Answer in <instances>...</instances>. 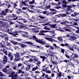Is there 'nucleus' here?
<instances>
[{
    "label": "nucleus",
    "mask_w": 79,
    "mask_h": 79,
    "mask_svg": "<svg viewBox=\"0 0 79 79\" xmlns=\"http://www.w3.org/2000/svg\"><path fill=\"white\" fill-rule=\"evenodd\" d=\"M50 5H52V6H55L56 5V4L54 2H52L50 3Z\"/></svg>",
    "instance_id": "45"
},
{
    "label": "nucleus",
    "mask_w": 79,
    "mask_h": 79,
    "mask_svg": "<svg viewBox=\"0 0 79 79\" xmlns=\"http://www.w3.org/2000/svg\"><path fill=\"white\" fill-rule=\"evenodd\" d=\"M45 72L47 73H48V74L50 73H51V71H49V70H48L47 71H45Z\"/></svg>",
    "instance_id": "53"
},
{
    "label": "nucleus",
    "mask_w": 79,
    "mask_h": 79,
    "mask_svg": "<svg viewBox=\"0 0 79 79\" xmlns=\"http://www.w3.org/2000/svg\"><path fill=\"white\" fill-rule=\"evenodd\" d=\"M38 68L39 67H38L37 66H36L35 67H34L33 68V69H32V71H35V70H36V69H38Z\"/></svg>",
    "instance_id": "25"
},
{
    "label": "nucleus",
    "mask_w": 79,
    "mask_h": 79,
    "mask_svg": "<svg viewBox=\"0 0 79 79\" xmlns=\"http://www.w3.org/2000/svg\"><path fill=\"white\" fill-rule=\"evenodd\" d=\"M8 34H10V35H13V36H14V35H15V34L13 33H11V32H9Z\"/></svg>",
    "instance_id": "52"
},
{
    "label": "nucleus",
    "mask_w": 79,
    "mask_h": 79,
    "mask_svg": "<svg viewBox=\"0 0 79 79\" xmlns=\"http://www.w3.org/2000/svg\"><path fill=\"white\" fill-rule=\"evenodd\" d=\"M16 17H13L12 18V19L13 20H17V19H18V18L16 17Z\"/></svg>",
    "instance_id": "46"
},
{
    "label": "nucleus",
    "mask_w": 79,
    "mask_h": 79,
    "mask_svg": "<svg viewBox=\"0 0 79 79\" xmlns=\"http://www.w3.org/2000/svg\"><path fill=\"white\" fill-rule=\"evenodd\" d=\"M2 71L4 73L7 72V69L6 68H3L2 69Z\"/></svg>",
    "instance_id": "31"
},
{
    "label": "nucleus",
    "mask_w": 79,
    "mask_h": 79,
    "mask_svg": "<svg viewBox=\"0 0 79 79\" xmlns=\"http://www.w3.org/2000/svg\"><path fill=\"white\" fill-rule=\"evenodd\" d=\"M45 39H46V40H49V41L51 42H57V41L54 39H52V38H50L45 37ZM53 40L54 41H53Z\"/></svg>",
    "instance_id": "9"
},
{
    "label": "nucleus",
    "mask_w": 79,
    "mask_h": 79,
    "mask_svg": "<svg viewBox=\"0 0 79 79\" xmlns=\"http://www.w3.org/2000/svg\"><path fill=\"white\" fill-rule=\"evenodd\" d=\"M7 46H9V47H10V46H11V44L9 42H7Z\"/></svg>",
    "instance_id": "51"
},
{
    "label": "nucleus",
    "mask_w": 79,
    "mask_h": 79,
    "mask_svg": "<svg viewBox=\"0 0 79 79\" xmlns=\"http://www.w3.org/2000/svg\"><path fill=\"white\" fill-rule=\"evenodd\" d=\"M49 31H48L47 30L44 31V30H42L41 31L40 33H39V35H45V34L44 33H45V32H49Z\"/></svg>",
    "instance_id": "4"
},
{
    "label": "nucleus",
    "mask_w": 79,
    "mask_h": 79,
    "mask_svg": "<svg viewBox=\"0 0 79 79\" xmlns=\"http://www.w3.org/2000/svg\"><path fill=\"white\" fill-rule=\"evenodd\" d=\"M67 77L69 79H71V78H72V77H71L70 76H68Z\"/></svg>",
    "instance_id": "61"
},
{
    "label": "nucleus",
    "mask_w": 79,
    "mask_h": 79,
    "mask_svg": "<svg viewBox=\"0 0 79 79\" xmlns=\"http://www.w3.org/2000/svg\"><path fill=\"white\" fill-rule=\"evenodd\" d=\"M45 0H44V2H40V5H42L41 7H42V6H44V5H45V4H44V3H45Z\"/></svg>",
    "instance_id": "32"
},
{
    "label": "nucleus",
    "mask_w": 79,
    "mask_h": 79,
    "mask_svg": "<svg viewBox=\"0 0 79 79\" xmlns=\"http://www.w3.org/2000/svg\"><path fill=\"white\" fill-rule=\"evenodd\" d=\"M51 7V6H50V4H49V6H45L44 7H42V9H44V10H47V9L50 8Z\"/></svg>",
    "instance_id": "13"
},
{
    "label": "nucleus",
    "mask_w": 79,
    "mask_h": 79,
    "mask_svg": "<svg viewBox=\"0 0 79 79\" xmlns=\"http://www.w3.org/2000/svg\"><path fill=\"white\" fill-rule=\"evenodd\" d=\"M72 17H76L77 18H79V13H77V12H75L73 14H72L71 15Z\"/></svg>",
    "instance_id": "5"
},
{
    "label": "nucleus",
    "mask_w": 79,
    "mask_h": 79,
    "mask_svg": "<svg viewBox=\"0 0 79 79\" xmlns=\"http://www.w3.org/2000/svg\"><path fill=\"white\" fill-rule=\"evenodd\" d=\"M24 27H25V26L24 25H20L19 26V28L20 29H23V28H24Z\"/></svg>",
    "instance_id": "23"
},
{
    "label": "nucleus",
    "mask_w": 79,
    "mask_h": 79,
    "mask_svg": "<svg viewBox=\"0 0 79 79\" xmlns=\"http://www.w3.org/2000/svg\"><path fill=\"white\" fill-rule=\"evenodd\" d=\"M65 56L66 58H70V57H69V56H68L67 54H65Z\"/></svg>",
    "instance_id": "49"
},
{
    "label": "nucleus",
    "mask_w": 79,
    "mask_h": 79,
    "mask_svg": "<svg viewBox=\"0 0 79 79\" xmlns=\"http://www.w3.org/2000/svg\"><path fill=\"white\" fill-rule=\"evenodd\" d=\"M21 48H23L25 47H27V46L25 44H21Z\"/></svg>",
    "instance_id": "18"
},
{
    "label": "nucleus",
    "mask_w": 79,
    "mask_h": 79,
    "mask_svg": "<svg viewBox=\"0 0 79 79\" xmlns=\"http://www.w3.org/2000/svg\"><path fill=\"white\" fill-rule=\"evenodd\" d=\"M33 32H34L35 33H37L38 32H39V30L33 31Z\"/></svg>",
    "instance_id": "56"
},
{
    "label": "nucleus",
    "mask_w": 79,
    "mask_h": 79,
    "mask_svg": "<svg viewBox=\"0 0 79 79\" xmlns=\"http://www.w3.org/2000/svg\"><path fill=\"white\" fill-rule=\"evenodd\" d=\"M3 53H5V55H7V51H5V50L4 48H3Z\"/></svg>",
    "instance_id": "36"
},
{
    "label": "nucleus",
    "mask_w": 79,
    "mask_h": 79,
    "mask_svg": "<svg viewBox=\"0 0 79 79\" xmlns=\"http://www.w3.org/2000/svg\"><path fill=\"white\" fill-rule=\"evenodd\" d=\"M16 15L13 14L12 13V15H10V17L11 19H12L13 18H14V17H16Z\"/></svg>",
    "instance_id": "14"
},
{
    "label": "nucleus",
    "mask_w": 79,
    "mask_h": 79,
    "mask_svg": "<svg viewBox=\"0 0 79 79\" xmlns=\"http://www.w3.org/2000/svg\"><path fill=\"white\" fill-rule=\"evenodd\" d=\"M39 18H40L42 19H45L46 18V17L43 16V15L42 16L41 15H40V16H38Z\"/></svg>",
    "instance_id": "24"
},
{
    "label": "nucleus",
    "mask_w": 79,
    "mask_h": 79,
    "mask_svg": "<svg viewBox=\"0 0 79 79\" xmlns=\"http://www.w3.org/2000/svg\"><path fill=\"white\" fill-rule=\"evenodd\" d=\"M8 10H9V9L8 8H6L4 10V11H5V13H6V15L7 13H8Z\"/></svg>",
    "instance_id": "35"
},
{
    "label": "nucleus",
    "mask_w": 79,
    "mask_h": 79,
    "mask_svg": "<svg viewBox=\"0 0 79 79\" xmlns=\"http://www.w3.org/2000/svg\"><path fill=\"white\" fill-rule=\"evenodd\" d=\"M23 5H24V6H27V4H26L24 2L22 1V3H20V6H23Z\"/></svg>",
    "instance_id": "15"
},
{
    "label": "nucleus",
    "mask_w": 79,
    "mask_h": 79,
    "mask_svg": "<svg viewBox=\"0 0 79 79\" xmlns=\"http://www.w3.org/2000/svg\"><path fill=\"white\" fill-rule=\"evenodd\" d=\"M67 15L66 14H60L58 15V18H60V16L61 17H65Z\"/></svg>",
    "instance_id": "12"
},
{
    "label": "nucleus",
    "mask_w": 79,
    "mask_h": 79,
    "mask_svg": "<svg viewBox=\"0 0 79 79\" xmlns=\"http://www.w3.org/2000/svg\"><path fill=\"white\" fill-rule=\"evenodd\" d=\"M48 44L46 45L45 46V47H46V48H49V47H50V45H49L48 44Z\"/></svg>",
    "instance_id": "54"
},
{
    "label": "nucleus",
    "mask_w": 79,
    "mask_h": 79,
    "mask_svg": "<svg viewBox=\"0 0 79 79\" xmlns=\"http://www.w3.org/2000/svg\"><path fill=\"white\" fill-rule=\"evenodd\" d=\"M11 43H12V44H14V45H18V44L19 45H20L21 44V43H19L16 42V41H14V40H12L11 41Z\"/></svg>",
    "instance_id": "10"
},
{
    "label": "nucleus",
    "mask_w": 79,
    "mask_h": 79,
    "mask_svg": "<svg viewBox=\"0 0 79 79\" xmlns=\"http://www.w3.org/2000/svg\"><path fill=\"white\" fill-rule=\"evenodd\" d=\"M62 8H66V7H67V5L66 4H63L62 5Z\"/></svg>",
    "instance_id": "43"
},
{
    "label": "nucleus",
    "mask_w": 79,
    "mask_h": 79,
    "mask_svg": "<svg viewBox=\"0 0 79 79\" xmlns=\"http://www.w3.org/2000/svg\"><path fill=\"white\" fill-rule=\"evenodd\" d=\"M14 55H15V57H16L15 59V61H20V57H19V52H17L16 53V54H14Z\"/></svg>",
    "instance_id": "2"
},
{
    "label": "nucleus",
    "mask_w": 79,
    "mask_h": 79,
    "mask_svg": "<svg viewBox=\"0 0 79 79\" xmlns=\"http://www.w3.org/2000/svg\"><path fill=\"white\" fill-rule=\"evenodd\" d=\"M13 59V55H11L10 57V61H12Z\"/></svg>",
    "instance_id": "39"
},
{
    "label": "nucleus",
    "mask_w": 79,
    "mask_h": 79,
    "mask_svg": "<svg viewBox=\"0 0 79 79\" xmlns=\"http://www.w3.org/2000/svg\"><path fill=\"white\" fill-rule=\"evenodd\" d=\"M14 33L15 35H14L15 37H16V35H19L18 34V32H14Z\"/></svg>",
    "instance_id": "44"
},
{
    "label": "nucleus",
    "mask_w": 79,
    "mask_h": 79,
    "mask_svg": "<svg viewBox=\"0 0 79 79\" xmlns=\"http://www.w3.org/2000/svg\"><path fill=\"white\" fill-rule=\"evenodd\" d=\"M60 49H61V51H60L61 53H62L63 54H64V52L65 51V50H64V49H62L61 48H60L58 50H60Z\"/></svg>",
    "instance_id": "30"
},
{
    "label": "nucleus",
    "mask_w": 79,
    "mask_h": 79,
    "mask_svg": "<svg viewBox=\"0 0 79 79\" xmlns=\"http://www.w3.org/2000/svg\"><path fill=\"white\" fill-rule=\"evenodd\" d=\"M75 12H75L74 10H71V12H70V13H73V14H74V13H75Z\"/></svg>",
    "instance_id": "55"
},
{
    "label": "nucleus",
    "mask_w": 79,
    "mask_h": 79,
    "mask_svg": "<svg viewBox=\"0 0 79 79\" xmlns=\"http://www.w3.org/2000/svg\"><path fill=\"white\" fill-rule=\"evenodd\" d=\"M62 29H65V30L66 31H67V32H71V30L69 29H68V28H62Z\"/></svg>",
    "instance_id": "26"
},
{
    "label": "nucleus",
    "mask_w": 79,
    "mask_h": 79,
    "mask_svg": "<svg viewBox=\"0 0 79 79\" xmlns=\"http://www.w3.org/2000/svg\"><path fill=\"white\" fill-rule=\"evenodd\" d=\"M63 22L60 23V24H62V25H65V26H67V24L68 23H69V22H68L66 20H62Z\"/></svg>",
    "instance_id": "7"
},
{
    "label": "nucleus",
    "mask_w": 79,
    "mask_h": 79,
    "mask_svg": "<svg viewBox=\"0 0 79 79\" xmlns=\"http://www.w3.org/2000/svg\"><path fill=\"white\" fill-rule=\"evenodd\" d=\"M23 43L24 44H29V46H30V45H33V43L30 41H27L26 42H24Z\"/></svg>",
    "instance_id": "17"
},
{
    "label": "nucleus",
    "mask_w": 79,
    "mask_h": 79,
    "mask_svg": "<svg viewBox=\"0 0 79 79\" xmlns=\"http://www.w3.org/2000/svg\"><path fill=\"white\" fill-rule=\"evenodd\" d=\"M32 38L33 40H35V41L37 42V43H39V44H42V45H44L45 44V41H43L42 40H39L38 39V38H37L35 36L33 35L32 36Z\"/></svg>",
    "instance_id": "1"
},
{
    "label": "nucleus",
    "mask_w": 79,
    "mask_h": 79,
    "mask_svg": "<svg viewBox=\"0 0 79 79\" xmlns=\"http://www.w3.org/2000/svg\"><path fill=\"white\" fill-rule=\"evenodd\" d=\"M0 76H1V77L3 76V74L0 71Z\"/></svg>",
    "instance_id": "62"
},
{
    "label": "nucleus",
    "mask_w": 79,
    "mask_h": 79,
    "mask_svg": "<svg viewBox=\"0 0 79 79\" xmlns=\"http://www.w3.org/2000/svg\"><path fill=\"white\" fill-rule=\"evenodd\" d=\"M6 5L9 8H10L11 7V4H6Z\"/></svg>",
    "instance_id": "37"
},
{
    "label": "nucleus",
    "mask_w": 79,
    "mask_h": 79,
    "mask_svg": "<svg viewBox=\"0 0 79 79\" xmlns=\"http://www.w3.org/2000/svg\"><path fill=\"white\" fill-rule=\"evenodd\" d=\"M22 10H26L27 9V7H23L22 8Z\"/></svg>",
    "instance_id": "64"
},
{
    "label": "nucleus",
    "mask_w": 79,
    "mask_h": 79,
    "mask_svg": "<svg viewBox=\"0 0 79 79\" xmlns=\"http://www.w3.org/2000/svg\"><path fill=\"white\" fill-rule=\"evenodd\" d=\"M35 2V0H33L32 1L29 2V4H33V3H34Z\"/></svg>",
    "instance_id": "38"
},
{
    "label": "nucleus",
    "mask_w": 79,
    "mask_h": 79,
    "mask_svg": "<svg viewBox=\"0 0 79 79\" xmlns=\"http://www.w3.org/2000/svg\"><path fill=\"white\" fill-rule=\"evenodd\" d=\"M57 39L59 41V42H63V39L62 37H57Z\"/></svg>",
    "instance_id": "27"
},
{
    "label": "nucleus",
    "mask_w": 79,
    "mask_h": 79,
    "mask_svg": "<svg viewBox=\"0 0 79 79\" xmlns=\"http://www.w3.org/2000/svg\"><path fill=\"white\" fill-rule=\"evenodd\" d=\"M16 22L17 23H18V24H21L22 25H23V23H22V22H20L19 21L17 20Z\"/></svg>",
    "instance_id": "40"
},
{
    "label": "nucleus",
    "mask_w": 79,
    "mask_h": 79,
    "mask_svg": "<svg viewBox=\"0 0 79 79\" xmlns=\"http://www.w3.org/2000/svg\"><path fill=\"white\" fill-rule=\"evenodd\" d=\"M69 65L70 66H73V67H74V64L72 63L71 62L69 63Z\"/></svg>",
    "instance_id": "41"
},
{
    "label": "nucleus",
    "mask_w": 79,
    "mask_h": 79,
    "mask_svg": "<svg viewBox=\"0 0 79 79\" xmlns=\"http://www.w3.org/2000/svg\"><path fill=\"white\" fill-rule=\"evenodd\" d=\"M29 61H30V62H33V63H35V61L34 60H33V58H30V59L29 60Z\"/></svg>",
    "instance_id": "34"
},
{
    "label": "nucleus",
    "mask_w": 79,
    "mask_h": 79,
    "mask_svg": "<svg viewBox=\"0 0 79 79\" xmlns=\"http://www.w3.org/2000/svg\"><path fill=\"white\" fill-rule=\"evenodd\" d=\"M56 9H57L58 10L60 9V8H61V6H58L56 8Z\"/></svg>",
    "instance_id": "59"
},
{
    "label": "nucleus",
    "mask_w": 79,
    "mask_h": 79,
    "mask_svg": "<svg viewBox=\"0 0 79 79\" xmlns=\"http://www.w3.org/2000/svg\"><path fill=\"white\" fill-rule=\"evenodd\" d=\"M21 68H20L21 70H22L23 69H24V66L23 64H22L21 65Z\"/></svg>",
    "instance_id": "42"
},
{
    "label": "nucleus",
    "mask_w": 79,
    "mask_h": 79,
    "mask_svg": "<svg viewBox=\"0 0 79 79\" xmlns=\"http://www.w3.org/2000/svg\"><path fill=\"white\" fill-rule=\"evenodd\" d=\"M4 40L5 41H8V37H5L4 39Z\"/></svg>",
    "instance_id": "50"
},
{
    "label": "nucleus",
    "mask_w": 79,
    "mask_h": 79,
    "mask_svg": "<svg viewBox=\"0 0 79 79\" xmlns=\"http://www.w3.org/2000/svg\"><path fill=\"white\" fill-rule=\"evenodd\" d=\"M51 27H53V28H55V26L54 25H51Z\"/></svg>",
    "instance_id": "63"
},
{
    "label": "nucleus",
    "mask_w": 79,
    "mask_h": 79,
    "mask_svg": "<svg viewBox=\"0 0 79 79\" xmlns=\"http://www.w3.org/2000/svg\"><path fill=\"white\" fill-rule=\"evenodd\" d=\"M1 15H4V16H5L6 14L5 13V11H3L2 10L1 11Z\"/></svg>",
    "instance_id": "22"
},
{
    "label": "nucleus",
    "mask_w": 79,
    "mask_h": 79,
    "mask_svg": "<svg viewBox=\"0 0 79 79\" xmlns=\"http://www.w3.org/2000/svg\"><path fill=\"white\" fill-rule=\"evenodd\" d=\"M40 58L43 59V61H44L45 60V59H47V57L44 56H40Z\"/></svg>",
    "instance_id": "20"
},
{
    "label": "nucleus",
    "mask_w": 79,
    "mask_h": 79,
    "mask_svg": "<svg viewBox=\"0 0 79 79\" xmlns=\"http://www.w3.org/2000/svg\"><path fill=\"white\" fill-rule=\"evenodd\" d=\"M0 46H1L2 48L5 47V42L3 40H2V42H0Z\"/></svg>",
    "instance_id": "11"
},
{
    "label": "nucleus",
    "mask_w": 79,
    "mask_h": 79,
    "mask_svg": "<svg viewBox=\"0 0 79 79\" xmlns=\"http://www.w3.org/2000/svg\"><path fill=\"white\" fill-rule=\"evenodd\" d=\"M18 73H19L22 74L20 75V77H22L23 76H24V74L25 72L24 71H23L22 70H21V69H19L18 70Z\"/></svg>",
    "instance_id": "6"
},
{
    "label": "nucleus",
    "mask_w": 79,
    "mask_h": 79,
    "mask_svg": "<svg viewBox=\"0 0 79 79\" xmlns=\"http://www.w3.org/2000/svg\"><path fill=\"white\" fill-rule=\"evenodd\" d=\"M50 10L52 11H55V12H56V10H55L54 9H50Z\"/></svg>",
    "instance_id": "48"
},
{
    "label": "nucleus",
    "mask_w": 79,
    "mask_h": 79,
    "mask_svg": "<svg viewBox=\"0 0 79 79\" xmlns=\"http://www.w3.org/2000/svg\"><path fill=\"white\" fill-rule=\"evenodd\" d=\"M15 73V72L13 71H12V70L10 71L9 73L11 74L12 76H14Z\"/></svg>",
    "instance_id": "28"
},
{
    "label": "nucleus",
    "mask_w": 79,
    "mask_h": 79,
    "mask_svg": "<svg viewBox=\"0 0 79 79\" xmlns=\"http://www.w3.org/2000/svg\"><path fill=\"white\" fill-rule=\"evenodd\" d=\"M17 13H18V14H19V13H21V10L20 9H18L17 8Z\"/></svg>",
    "instance_id": "29"
},
{
    "label": "nucleus",
    "mask_w": 79,
    "mask_h": 79,
    "mask_svg": "<svg viewBox=\"0 0 79 79\" xmlns=\"http://www.w3.org/2000/svg\"><path fill=\"white\" fill-rule=\"evenodd\" d=\"M7 57L5 55L2 60V63H3L4 64H6V63L7 62Z\"/></svg>",
    "instance_id": "8"
},
{
    "label": "nucleus",
    "mask_w": 79,
    "mask_h": 79,
    "mask_svg": "<svg viewBox=\"0 0 79 79\" xmlns=\"http://www.w3.org/2000/svg\"><path fill=\"white\" fill-rule=\"evenodd\" d=\"M53 35H52V36H51V38H53V37L55 36V35H56V34L54 33H53Z\"/></svg>",
    "instance_id": "57"
},
{
    "label": "nucleus",
    "mask_w": 79,
    "mask_h": 79,
    "mask_svg": "<svg viewBox=\"0 0 79 79\" xmlns=\"http://www.w3.org/2000/svg\"><path fill=\"white\" fill-rule=\"evenodd\" d=\"M58 76H57V77L56 78V79H57V78H58V77H61V76H64V74H63V75H61V72H60L59 73Z\"/></svg>",
    "instance_id": "19"
},
{
    "label": "nucleus",
    "mask_w": 79,
    "mask_h": 79,
    "mask_svg": "<svg viewBox=\"0 0 79 79\" xmlns=\"http://www.w3.org/2000/svg\"><path fill=\"white\" fill-rule=\"evenodd\" d=\"M55 76V74L54 73H53L51 74V77H53Z\"/></svg>",
    "instance_id": "58"
},
{
    "label": "nucleus",
    "mask_w": 79,
    "mask_h": 79,
    "mask_svg": "<svg viewBox=\"0 0 79 79\" xmlns=\"http://www.w3.org/2000/svg\"><path fill=\"white\" fill-rule=\"evenodd\" d=\"M53 46H54L55 48H54V47L53 46H52L50 45V49H51V50H54V49L55 48H57V50H59V49H60V47L59 46H58L56 45V44H53Z\"/></svg>",
    "instance_id": "3"
},
{
    "label": "nucleus",
    "mask_w": 79,
    "mask_h": 79,
    "mask_svg": "<svg viewBox=\"0 0 79 79\" xmlns=\"http://www.w3.org/2000/svg\"><path fill=\"white\" fill-rule=\"evenodd\" d=\"M67 8L66 9V10L67 11H69L70 10H71V6H69L67 7Z\"/></svg>",
    "instance_id": "21"
},
{
    "label": "nucleus",
    "mask_w": 79,
    "mask_h": 79,
    "mask_svg": "<svg viewBox=\"0 0 79 79\" xmlns=\"http://www.w3.org/2000/svg\"><path fill=\"white\" fill-rule=\"evenodd\" d=\"M61 4L60 2H59L58 4H56V6H60Z\"/></svg>",
    "instance_id": "47"
},
{
    "label": "nucleus",
    "mask_w": 79,
    "mask_h": 79,
    "mask_svg": "<svg viewBox=\"0 0 79 79\" xmlns=\"http://www.w3.org/2000/svg\"><path fill=\"white\" fill-rule=\"evenodd\" d=\"M76 39V37L75 36H71L70 37V40H74Z\"/></svg>",
    "instance_id": "16"
},
{
    "label": "nucleus",
    "mask_w": 79,
    "mask_h": 79,
    "mask_svg": "<svg viewBox=\"0 0 79 79\" xmlns=\"http://www.w3.org/2000/svg\"><path fill=\"white\" fill-rule=\"evenodd\" d=\"M60 45H61V46L62 47H64V46H65L64 44H63V43H61V44H60Z\"/></svg>",
    "instance_id": "60"
},
{
    "label": "nucleus",
    "mask_w": 79,
    "mask_h": 79,
    "mask_svg": "<svg viewBox=\"0 0 79 79\" xmlns=\"http://www.w3.org/2000/svg\"><path fill=\"white\" fill-rule=\"evenodd\" d=\"M22 19V21L23 22V23H27V20L26 19H19V20Z\"/></svg>",
    "instance_id": "33"
}]
</instances>
